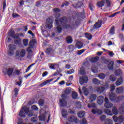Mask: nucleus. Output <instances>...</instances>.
Returning a JSON list of instances; mask_svg holds the SVG:
<instances>
[{
    "label": "nucleus",
    "instance_id": "nucleus-8",
    "mask_svg": "<svg viewBox=\"0 0 124 124\" xmlns=\"http://www.w3.org/2000/svg\"><path fill=\"white\" fill-rule=\"evenodd\" d=\"M14 42L16 45H22V40L20 39L18 34H16V37L14 38Z\"/></svg>",
    "mask_w": 124,
    "mask_h": 124
},
{
    "label": "nucleus",
    "instance_id": "nucleus-44",
    "mask_svg": "<svg viewBox=\"0 0 124 124\" xmlns=\"http://www.w3.org/2000/svg\"><path fill=\"white\" fill-rule=\"evenodd\" d=\"M23 45L25 46V47H27V46H28V45H29V40H28V39H24L23 40Z\"/></svg>",
    "mask_w": 124,
    "mask_h": 124
},
{
    "label": "nucleus",
    "instance_id": "nucleus-14",
    "mask_svg": "<svg viewBox=\"0 0 124 124\" xmlns=\"http://www.w3.org/2000/svg\"><path fill=\"white\" fill-rule=\"evenodd\" d=\"M104 100V97L103 96H99L97 99V102L99 105H102Z\"/></svg>",
    "mask_w": 124,
    "mask_h": 124
},
{
    "label": "nucleus",
    "instance_id": "nucleus-51",
    "mask_svg": "<svg viewBox=\"0 0 124 124\" xmlns=\"http://www.w3.org/2000/svg\"><path fill=\"white\" fill-rule=\"evenodd\" d=\"M80 124H87V120L85 118H83L79 121Z\"/></svg>",
    "mask_w": 124,
    "mask_h": 124
},
{
    "label": "nucleus",
    "instance_id": "nucleus-43",
    "mask_svg": "<svg viewBox=\"0 0 124 124\" xmlns=\"http://www.w3.org/2000/svg\"><path fill=\"white\" fill-rule=\"evenodd\" d=\"M77 97H78V93L75 92H74L72 94V98L73 99H76Z\"/></svg>",
    "mask_w": 124,
    "mask_h": 124
},
{
    "label": "nucleus",
    "instance_id": "nucleus-62",
    "mask_svg": "<svg viewBox=\"0 0 124 124\" xmlns=\"http://www.w3.org/2000/svg\"><path fill=\"white\" fill-rule=\"evenodd\" d=\"M12 17H13V18H17L18 17H20V15H19L16 13H13Z\"/></svg>",
    "mask_w": 124,
    "mask_h": 124
},
{
    "label": "nucleus",
    "instance_id": "nucleus-2",
    "mask_svg": "<svg viewBox=\"0 0 124 124\" xmlns=\"http://www.w3.org/2000/svg\"><path fill=\"white\" fill-rule=\"evenodd\" d=\"M108 89H109V85L108 84H105L104 86L101 87L96 86L94 88V90L100 93H102L104 91H106V90H108Z\"/></svg>",
    "mask_w": 124,
    "mask_h": 124
},
{
    "label": "nucleus",
    "instance_id": "nucleus-4",
    "mask_svg": "<svg viewBox=\"0 0 124 124\" xmlns=\"http://www.w3.org/2000/svg\"><path fill=\"white\" fill-rule=\"evenodd\" d=\"M30 111V108H23L20 111L19 113V117L21 118H25L26 115H28L29 111Z\"/></svg>",
    "mask_w": 124,
    "mask_h": 124
},
{
    "label": "nucleus",
    "instance_id": "nucleus-59",
    "mask_svg": "<svg viewBox=\"0 0 124 124\" xmlns=\"http://www.w3.org/2000/svg\"><path fill=\"white\" fill-rule=\"evenodd\" d=\"M68 48L70 49V51L72 52V51H74V45H70L68 46Z\"/></svg>",
    "mask_w": 124,
    "mask_h": 124
},
{
    "label": "nucleus",
    "instance_id": "nucleus-38",
    "mask_svg": "<svg viewBox=\"0 0 124 124\" xmlns=\"http://www.w3.org/2000/svg\"><path fill=\"white\" fill-rule=\"evenodd\" d=\"M93 83L94 85H99L100 84V81L96 78H94L93 79Z\"/></svg>",
    "mask_w": 124,
    "mask_h": 124
},
{
    "label": "nucleus",
    "instance_id": "nucleus-3",
    "mask_svg": "<svg viewBox=\"0 0 124 124\" xmlns=\"http://www.w3.org/2000/svg\"><path fill=\"white\" fill-rule=\"evenodd\" d=\"M62 99H60L59 100L60 107H66L67 106V102L65 101V99H66V95L65 94H62Z\"/></svg>",
    "mask_w": 124,
    "mask_h": 124
},
{
    "label": "nucleus",
    "instance_id": "nucleus-16",
    "mask_svg": "<svg viewBox=\"0 0 124 124\" xmlns=\"http://www.w3.org/2000/svg\"><path fill=\"white\" fill-rule=\"evenodd\" d=\"M48 66L50 69H53L54 70H55L56 68L59 67V65L57 63H48Z\"/></svg>",
    "mask_w": 124,
    "mask_h": 124
},
{
    "label": "nucleus",
    "instance_id": "nucleus-13",
    "mask_svg": "<svg viewBox=\"0 0 124 124\" xmlns=\"http://www.w3.org/2000/svg\"><path fill=\"white\" fill-rule=\"evenodd\" d=\"M102 25V21L101 20H98L93 26V29L97 30L101 27Z\"/></svg>",
    "mask_w": 124,
    "mask_h": 124
},
{
    "label": "nucleus",
    "instance_id": "nucleus-50",
    "mask_svg": "<svg viewBox=\"0 0 124 124\" xmlns=\"http://www.w3.org/2000/svg\"><path fill=\"white\" fill-rule=\"evenodd\" d=\"M57 31H58V32H59V33L62 32V26H58L57 27Z\"/></svg>",
    "mask_w": 124,
    "mask_h": 124
},
{
    "label": "nucleus",
    "instance_id": "nucleus-61",
    "mask_svg": "<svg viewBox=\"0 0 124 124\" xmlns=\"http://www.w3.org/2000/svg\"><path fill=\"white\" fill-rule=\"evenodd\" d=\"M91 70L93 71V73H96V72H97V71H98V69H97V68H91Z\"/></svg>",
    "mask_w": 124,
    "mask_h": 124
},
{
    "label": "nucleus",
    "instance_id": "nucleus-27",
    "mask_svg": "<svg viewBox=\"0 0 124 124\" xmlns=\"http://www.w3.org/2000/svg\"><path fill=\"white\" fill-rule=\"evenodd\" d=\"M124 82V79L122 78H118L116 82V86H121L123 84V82Z\"/></svg>",
    "mask_w": 124,
    "mask_h": 124
},
{
    "label": "nucleus",
    "instance_id": "nucleus-48",
    "mask_svg": "<svg viewBox=\"0 0 124 124\" xmlns=\"http://www.w3.org/2000/svg\"><path fill=\"white\" fill-rule=\"evenodd\" d=\"M92 112L93 114H96L97 112H100V114H102V110L99 109L98 110H95V109H93Z\"/></svg>",
    "mask_w": 124,
    "mask_h": 124
},
{
    "label": "nucleus",
    "instance_id": "nucleus-49",
    "mask_svg": "<svg viewBox=\"0 0 124 124\" xmlns=\"http://www.w3.org/2000/svg\"><path fill=\"white\" fill-rule=\"evenodd\" d=\"M105 124H113V121L110 119L106 120Z\"/></svg>",
    "mask_w": 124,
    "mask_h": 124
},
{
    "label": "nucleus",
    "instance_id": "nucleus-25",
    "mask_svg": "<svg viewBox=\"0 0 124 124\" xmlns=\"http://www.w3.org/2000/svg\"><path fill=\"white\" fill-rule=\"evenodd\" d=\"M85 115H86L85 111H80L78 113V118H84V117H85Z\"/></svg>",
    "mask_w": 124,
    "mask_h": 124
},
{
    "label": "nucleus",
    "instance_id": "nucleus-10",
    "mask_svg": "<svg viewBox=\"0 0 124 124\" xmlns=\"http://www.w3.org/2000/svg\"><path fill=\"white\" fill-rule=\"evenodd\" d=\"M46 27L48 29H52L53 27V19L50 17L47 18L46 19Z\"/></svg>",
    "mask_w": 124,
    "mask_h": 124
},
{
    "label": "nucleus",
    "instance_id": "nucleus-36",
    "mask_svg": "<svg viewBox=\"0 0 124 124\" xmlns=\"http://www.w3.org/2000/svg\"><path fill=\"white\" fill-rule=\"evenodd\" d=\"M114 73L115 76H120L123 73V71L121 69H117L115 71Z\"/></svg>",
    "mask_w": 124,
    "mask_h": 124
},
{
    "label": "nucleus",
    "instance_id": "nucleus-17",
    "mask_svg": "<svg viewBox=\"0 0 124 124\" xmlns=\"http://www.w3.org/2000/svg\"><path fill=\"white\" fill-rule=\"evenodd\" d=\"M8 33L9 36L12 37V38H15V37H16V34H15V31H14L12 29H11L9 31Z\"/></svg>",
    "mask_w": 124,
    "mask_h": 124
},
{
    "label": "nucleus",
    "instance_id": "nucleus-35",
    "mask_svg": "<svg viewBox=\"0 0 124 124\" xmlns=\"http://www.w3.org/2000/svg\"><path fill=\"white\" fill-rule=\"evenodd\" d=\"M85 37L88 39V40H91L93 38V35L90 33H85Z\"/></svg>",
    "mask_w": 124,
    "mask_h": 124
},
{
    "label": "nucleus",
    "instance_id": "nucleus-22",
    "mask_svg": "<svg viewBox=\"0 0 124 124\" xmlns=\"http://www.w3.org/2000/svg\"><path fill=\"white\" fill-rule=\"evenodd\" d=\"M99 60V57L96 56L94 57H91L89 59L90 62H98V61Z\"/></svg>",
    "mask_w": 124,
    "mask_h": 124
},
{
    "label": "nucleus",
    "instance_id": "nucleus-29",
    "mask_svg": "<svg viewBox=\"0 0 124 124\" xmlns=\"http://www.w3.org/2000/svg\"><path fill=\"white\" fill-rule=\"evenodd\" d=\"M19 93V90L17 88H15L14 91H13L12 95L15 96V97H17L18 93Z\"/></svg>",
    "mask_w": 124,
    "mask_h": 124
},
{
    "label": "nucleus",
    "instance_id": "nucleus-63",
    "mask_svg": "<svg viewBox=\"0 0 124 124\" xmlns=\"http://www.w3.org/2000/svg\"><path fill=\"white\" fill-rule=\"evenodd\" d=\"M89 8L90 9V10H91V11H93V10L94 9V6H93V4H91V3H89Z\"/></svg>",
    "mask_w": 124,
    "mask_h": 124
},
{
    "label": "nucleus",
    "instance_id": "nucleus-47",
    "mask_svg": "<svg viewBox=\"0 0 124 124\" xmlns=\"http://www.w3.org/2000/svg\"><path fill=\"white\" fill-rule=\"evenodd\" d=\"M98 77L99 78H100V79L103 80L104 79H105V74L103 73L99 74L98 75Z\"/></svg>",
    "mask_w": 124,
    "mask_h": 124
},
{
    "label": "nucleus",
    "instance_id": "nucleus-11",
    "mask_svg": "<svg viewBox=\"0 0 124 124\" xmlns=\"http://www.w3.org/2000/svg\"><path fill=\"white\" fill-rule=\"evenodd\" d=\"M68 121L69 123H75V124H78L79 120L77 119V117L75 116H72L68 118Z\"/></svg>",
    "mask_w": 124,
    "mask_h": 124
},
{
    "label": "nucleus",
    "instance_id": "nucleus-1",
    "mask_svg": "<svg viewBox=\"0 0 124 124\" xmlns=\"http://www.w3.org/2000/svg\"><path fill=\"white\" fill-rule=\"evenodd\" d=\"M55 22L57 26L62 27V29L64 30H74V28H75L74 24H66V23H67V18L65 16L61 17L59 20L55 19Z\"/></svg>",
    "mask_w": 124,
    "mask_h": 124
},
{
    "label": "nucleus",
    "instance_id": "nucleus-55",
    "mask_svg": "<svg viewBox=\"0 0 124 124\" xmlns=\"http://www.w3.org/2000/svg\"><path fill=\"white\" fill-rule=\"evenodd\" d=\"M31 122L32 123H33L34 124H35V123H36V122H37V117H32L31 119Z\"/></svg>",
    "mask_w": 124,
    "mask_h": 124
},
{
    "label": "nucleus",
    "instance_id": "nucleus-7",
    "mask_svg": "<svg viewBox=\"0 0 124 124\" xmlns=\"http://www.w3.org/2000/svg\"><path fill=\"white\" fill-rule=\"evenodd\" d=\"M26 56V50L25 49H22L20 52L19 51H16V57H18V58H24Z\"/></svg>",
    "mask_w": 124,
    "mask_h": 124
},
{
    "label": "nucleus",
    "instance_id": "nucleus-53",
    "mask_svg": "<svg viewBox=\"0 0 124 124\" xmlns=\"http://www.w3.org/2000/svg\"><path fill=\"white\" fill-rule=\"evenodd\" d=\"M68 5H69V2L65 1L63 3H62L61 7H64L65 6H68Z\"/></svg>",
    "mask_w": 124,
    "mask_h": 124
},
{
    "label": "nucleus",
    "instance_id": "nucleus-40",
    "mask_svg": "<svg viewBox=\"0 0 124 124\" xmlns=\"http://www.w3.org/2000/svg\"><path fill=\"white\" fill-rule=\"evenodd\" d=\"M124 117L123 115H120L118 117V122L119 124H122V123H124Z\"/></svg>",
    "mask_w": 124,
    "mask_h": 124
},
{
    "label": "nucleus",
    "instance_id": "nucleus-37",
    "mask_svg": "<svg viewBox=\"0 0 124 124\" xmlns=\"http://www.w3.org/2000/svg\"><path fill=\"white\" fill-rule=\"evenodd\" d=\"M62 114L63 118L67 117V110H66V109H62Z\"/></svg>",
    "mask_w": 124,
    "mask_h": 124
},
{
    "label": "nucleus",
    "instance_id": "nucleus-52",
    "mask_svg": "<svg viewBox=\"0 0 124 124\" xmlns=\"http://www.w3.org/2000/svg\"><path fill=\"white\" fill-rule=\"evenodd\" d=\"M81 6H82V2L78 1V3H76V6H75V7H76V8H79Z\"/></svg>",
    "mask_w": 124,
    "mask_h": 124
},
{
    "label": "nucleus",
    "instance_id": "nucleus-23",
    "mask_svg": "<svg viewBox=\"0 0 124 124\" xmlns=\"http://www.w3.org/2000/svg\"><path fill=\"white\" fill-rule=\"evenodd\" d=\"M104 112L108 116H113V112L109 109L106 108L104 110Z\"/></svg>",
    "mask_w": 124,
    "mask_h": 124
},
{
    "label": "nucleus",
    "instance_id": "nucleus-56",
    "mask_svg": "<svg viewBox=\"0 0 124 124\" xmlns=\"http://www.w3.org/2000/svg\"><path fill=\"white\" fill-rule=\"evenodd\" d=\"M28 113H29L28 115V117H32V115H33V110H29Z\"/></svg>",
    "mask_w": 124,
    "mask_h": 124
},
{
    "label": "nucleus",
    "instance_id": "nucleus-21",
    "mask_svg": "<svg viewBox=\"0 0 124 124\" xmlns=\"http://www.w3.org/2000/svg\"><path fill=\"white\" fill-rule=\"evenodd\" d=\"M53 80H54V79H53V78L46 80L45 81H44L43 83H41L40 84V87H44V86H46V85H47V84H48V83H50V82H52V81H53Z\"/></svg>",
    "mask_w": 124,
    "mask_h": 124
},
{
    "label": "nucleus",
    "instance_id": "nucleus-54",
    "mask_svg": "<svg viewBox=\"0 0 124 124\" xmlns=\"http://www.w3.org/2000/svg\"><path fill=\"white\" fill-rule=\"evenodd\" d=\"M39 105L40 106H43L44 105V100L43 99H41L39 100Z\"/></svg>",
    "mask_w": 124,
    "mask_h": 124
},
{
    "label": "nucleus",
    "instance_id": "nucleus-42",
    "mask_svg": "<svg viewBox=\"0 0 124 124\" xmlns=\"http://www.w3.org/2000/svg\"><path fill=\"white\" fill-rule=\"evenodd\" d=\"M87 107H88V108H96V105L94 103H91V104H88Z\"/></svg>",
    "mask_w": 124,
    "mask_h": 124
},
{
    "label": "nucleus",
    "instance_id": "nucleus-30",
    "mask_svg": "<svg viewBox=\"0 0 124 124\" xmlns=\"http://www.w3.org/2000/svg\"><path fill=\"white\" fill-rule=\"evenodd\" d=\"M113 67H114V62L110 61L108 65V68L109 70H112Z\"/></svg>",
    "mask_w": 124,
    "mask_h": 124
},
{
    "label": "nucleus",
    "instance_id": "nucleus-31",
    "mask_svg": "<svg viewBox=\"0 0 124 124\" xmlns=\"http://www.w3.org/2000/svg\"><path fill=\"white\" fill-rule=\"evenodd\" d=\"M32 48H33V47L29 46L26 49L27 52H28V53H29V54L27 56V58L28 59H30V58H31V57L30 56V54H31V53H32Z\"/></svg>",
    "mask_w": 124,
    "mask_h": 124
},
{
    "label": "nucleus",
    "instance_id": "nucleus-24",
    "mask_svg": "<svg viewBox=\"0 0 124 124\" xmlns=\"http://www.w3.org/2000/svg\"><path fill=\"white\" fill-rule=\"evenodd\" d=\"M84 45V44L81 41H78L77 42L76 44V46L78 49H81L83 47V46Z\"/></svg>",
    "mask_w": 124,
    "mask_h": 124
},
{
    "label": "nucleus",
    "instance_id": "nucleus-26",
    "mask_svg": "<svg viewBox=\"0 0 124 124\" xmlns=\"http://www.w3.org/2000/svg\"><path fill=\"white\" fill-rule=\"evenodd\" d=\"M116 93H124V88L123 87H118L116 89Z\"/></svg>",
    "mask_w": 124,
    "mask_h": 124
},
{
    "label": "nucleus",
    "instance_id": "nucleus-28",
    "mask_svg": "<svg viewBox=\"0 0 124 124\" xmlns=\"http://www.w3.org/2000/svg\"><path fill=\"white\" fill-rule=\"evenodd\" d=\"M112 114H113V115H117L119 113L118 108L116 106H114L112 107Z\"/></svg>",
    "mask_w": 124,
    "mask_h": 124
},
{
    "label": "nucleus",
    "instance_id": "nucleus-33",
    "mask_svg": "<svg viewBox=\"0 0 124 124\" xmlns=\"http://www.w3.org/2000/svg\"><path fill=\"white\" fill-rule=\"evenodd\" d=\"M109 80L111 81V82H115L116 80H117V77L115 75H111L109 76Z\"/></svg>",
    "mask_w": 124,
    "mask_h": 124
},
{
    "label": "nucleus",
    "instance_id": "nucleus-58",
    "mask_svg": "<svg viewBox=\"0 0 124 124\" xmlns=\"http://www.w3.org/2000/svg\"><path fill=\"white\" fill-rule=\"evenodd\" d=\"M110 92H114L115 91V88L116 87L115 86V85L112 84L110 85Z\"/></svg>",
    "mask_w": 124,
    "mask_h": 124
},
{
    "label": "nucleus",
    "instance_id": "nucleus-6",
    "mask_svg": "<svg viewBox=\"0 0 124 124\" xmlns=\"http://www.w3.org/2000/svg\"><path fill=\"white\" fill-rule=\"evenodd\" d=\"M104 101H105L104 107L106 108L111 109V108L113 107V104L109 102V99L107 97H106L105 98Z\"/></svg>",
    "mask_w": 124,
    "mask_h": 124
},
{
    "label": "nucleus",
    "instance_id": "nucleus-12",
    "mask_svg": "<svg viewBox=\"0 0 124 124\" xmlns=\"http://www.w3.org/2000/svg\"><path fill=\"white\" fill-rule=\"evenodd\" d=\"M1 116L0 119V124H3V114H5L4 112V106L2 104V102L1 103Z\"/></svg>",
    "mask_w": 124,
    "mask_h": 124
},
{
    "label": "nucleus",
    "instance_id": "nucleus-19",
    "mask_svg": "<svg viewBox=\"0 0 124 124\" xmlns=\"http://www.w3.org/2000/svg\"><path fill=\"white\" fill-rule=\"evenodd\" d=\"M9 47V51H15L16 50V48H17V46L16 45L14 44H11L8 46Z\"/></svg>",
    "mask_w": 124,
    "mask_h": 124
},
{
    "label": "nucleus",
    "instance_id": "nucleus-39",
    "mask_svg": "<svg viewBox=\"0 0 124 124\" xmlns=\"http://www.w3.org/2000/svg\"><path fill=\"white\" fill-rule=\"evenodd\" d=\"M82 90L84 95H88L89 94V90L87 88L85 87H83Z\"/></svg>",
    "mask_w": 124,
    "mask_h": 124
},
{
    "label": "nucleus",
    "instance_id": "nucleus-46",
    "mask_svg": "<svg viewBox=\"0 0 124 124\" xmlns=\"http://www.w3.org/2000/svg\"><path fill=\"white\" fill-rule=\"evenodd\" d=\"M109 33L113 35V34H115V27L112 26L110 30H109Z\"/></svg>",
    "mask_w": 124,
    "mask_h": 124
},
{
    "label": "nucleus",
    "instance_id": "nucleus-15",
    "mask_svg": "<svg viewBox=\"0 0 124 124\" xmlns=\"http://www.w3.org/2000/svg\"><path fill=\"white\" fill-rule=\"evenodd\" d=\"M109 98L111 101H115L117 99V95L114 93H111L109 94Z\"/></svg>",
    "mask_w": 124,
    "mask_h": 124
},
{
    "label": "nucleus",
    "instance_id": "nucleus-32",
    "mask_svg": "<svg viewBox=\"0 0 124 124\" xmlns=\"http://www.w3.org/2000/svg\"><path fill=\"white\" fill-rule=\"evenodd\" d=\"M104 3H105V0H101L97 3V5L98 7H102L104 6Z\"/></svg>",
    "mask_w": 124,
    "mask_h": 124
},
{
    "label": "nucleus",
    "instance_id": "nucleus-64",
    "mask_svg": "<svg viewBox=\"0 0 124 124\" xmlns=\"http://www.w3.org/2000/svg\"><path fill=\"white\" fill-rule=\"evenodd\" d=\"M119 38H120V39H121L122 41H124V34H119Z\"/></svg>",
    "mask_w": 124,
    "mask_h": 124
},
{
    "label": "nucleus",
    "instance_id": "nucleus-20",
    "mask_svg": "<svg viewBox=\"0 0 124 124\" xmlns=\"http://www.w3.org/2000/svg\"><path fill=\"white\" fill-rule=\"evenodd\" d=\"M65 41L67 44H71L73 42V39L71 36H68L65 38Z\"/></svg>",
    "mask_w": 124,
    "mask_h": 124
},
{
    "label": "nucleus",
    "instance_id": "nucleus-57",
    "mask_svg": "<svg viewBox=\"0 0 124 124\" xmlns=\"http://www.w3.org/2000/svg\"><path fill=\"white\" fill-rule=\"evenodd\" d=\"M119 117H117V116L114 115L113 116V120L114 122L115 123H118V122Z\"/></svg>",
    "mask_w": 124,
    "mask_h": 124
},
{
    "label": "nucleus",
    "instance_id": "nucleus-60",
    "mask_svg": "<svg viewBox=\"0 0 124 124\" xmlns=\"http://www.w3.org/2000/svg\"><path fill=\"white\" fill-rule=\"evenodd\" d=\"M64 93L65 94H70V93H71V91H70L69 89H66Z\"/></svg>",
    "mask_w": 124,
    "mask_h": 124
},
{
    "label": "nucleus",
    "instance_id": "nucleus-45",
    "mask_svg": "<svg viewBox=\"0 0 124 124\" xmlns=\"http://www.w3.org/2000/svg\"><path fill=\"white\" fill-rule=\"evenodd\" d=\"M79 74L81 75H85L86 74V72L85 71V69H84V67H81L79 71Z\"/></svg>",
    "mask_w": 124,
    "mask_h": 124
},
{
    "label": "nucleus",
    "instance_id": "nucleus-9",
    "mask_svg": "<svg viewBox=\"0 0 124 124\" xmlns=\"http://www.w3.org/2000/svg\"><path fill=\"white\" fill-rule=\"evenodd\" d=\"M13 71H14V67H10L6 69V71H3V72L6 75H8V76H11L12 74H13Z\"/></svg>",
    "mask_w": 124,
    "mask_h": 124
},
{
    "label": "nucleus",
    "instance_id": "nucleus-34",
    "mask_svg": "<svg viewBox=\"0 0 124 124\" xmlns=\"http://www.w3.org/2000/svg\"><path fill=\"white\" fill-rule=\"evenodd\" d=\"M46 53L48 54V55H50V54H53V53H54V49L52 48H48L46 49Z\"/></svg>",
    "mask_w": 124,
    "mask_h": 124
},
{
    "label": "nucleus",
    "instance_id": "nucleus-5",
    "mask_svg": "<svg viewBox=\"0 0 124 124\" xmlns=\"http://www.w3.org/2000/svg\"><path fill=\"white\" fill-rule=\"evenodd\" d=\"M89 78L87 76H83L79 77V82L80 85H84L86 83H88Z\"/></svg>",
    "mask_w": 124,
    "mask_h": 124
},
{
    "label": "nucleus",
    "instance_id": "nucleus-41",
    "mask_svg": "<svg viewBox=\"0 0 124 124\" xmlns=\"http://www.w3.org/2000/svg\"><path fill=\"white\" fill-rule=\"evenodd\" d=\"M45 119H46V116L44 114H42L39 116V120L40 121H43L44 122L45 121Z\"/></svg>",
    "mask_w": 124,
    "mask_h": 124
},
{
    "label": "nucleus",
    "instance_id": "nucleus-18",
    "mask_svg": "<svg viewBox=\"0 0 124 124\" xmlns=\"http://www.w3.org/2000/svg\"><path fill=\"white\" fill-rule=\"evenodd\" d=\"M96 94H92L89 96V101L92 103L93 101H94L96 99Z\"/></svg>",
    "mask_w": 124,
    "mask_h": 124
}]
</instances>
